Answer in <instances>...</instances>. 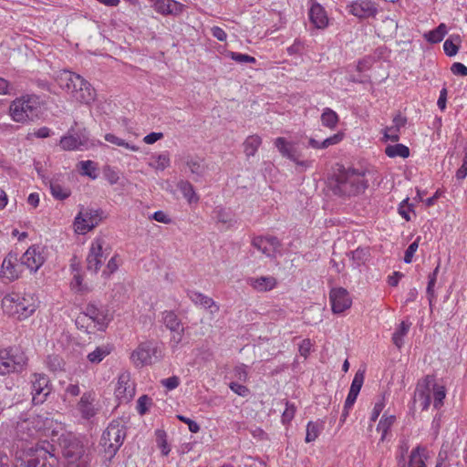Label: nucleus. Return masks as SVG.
<instances>
[{
    "label": "nucleus",
    "mask_w": 467,
    "mask_h": 467,
    "mask_svg": "<svg viewBox=\"0 0 467 467\" xmlns=\"http://www.w3.org/2000/svg\"><path fill=\"white\" fill-rule=\"evenodd\" d=\"M22 272L21 265L17 263L16 254L9 253L1 265V277L7 281L17 279Z\"/></svg>",
    "instance_id": "nucleus-23"
},
{
    "label": "nucleus",
    "mask_w": 467,
    "mask_h": 467,
    "mask_svg": "<svg viewBox=\"0 0 467 467\" xmlns=\"http://www.w3.org/2000/svg\"><path fill=\"white\" fill-rule=\"evenodd\" d=\"M333 313L340 314L351 306V298L348 292L342 287L333 288L329 294Z\"/></svg>",
    "instance_id": "nucleus-21"
},
{
    "label": "nucleus",
    "mask_w": 467,
    "mask_h": 467,
    "mask_svg": "<svg viewBox=\"0 0 467 467\" xmlns=\"http://www.w3.org/2000/svg\"><path fill=\"white\" fill-rule=\"evenodd\" d=\"M187 165L192 173L199 175V174H202L203 171L202 165L201 161L198 160H190L187 162Z\"/></svg>",
    "instance_id": "nucleus-62"
},
{
    "label": "nucleus",
    "mask_w": 467,
    "mask_h": 467,
    "mask_svg": "<svg viewBox=\"0 0 467 467\" xmlns=\"http://www.w3.org/2000/svg\"><path fill=\"white\" fill-rule=\"evenodd\" d=\"M77 411L84 420H91L99 411L96 394L93 391H88L82 394L76 407Z\"/></svg>",
    "instance_id": "nucleus-17"
},
{
    "label": "nucleus",
    "mask_w": 467,
    "mask_h": 467,
    "mask_svg": "<svg viewBox=\"0 0 467 467\" xmlns=\"http://www.w3.org/2000/svg\"><path fill=\"white\" fill-rule=\"evenodd\" d=\"M365 173L355 170L340 171L336 178L334 191L342 195H357L368 188Z\"/></svg>",
    "instance_id": "nucleus-6"
},
{
    "label": "nucleus",
    "mask_w": 467,
    "mask_h": 467,
    "mask_svg": "<svg viewBox=\"0 0 467 467\" xmlns=\"http://www.w3.org/2000/svg\"><path fill=\"white\" fill-rule=\"evenodd\" d=\"M275 146L283 157L290 161H296V150L292 142L286 140L283 137H278L275 140Z\"/></svg>",
    "instance_id": "nucleus-29"
},
{
    "label": "nucleus",
    "mask_w": 467,
    "mask_h": 467,
    "mask_svg": "<svg viewBox=\"0 0 467 467\" xmlns=\"http://www.w3.org/2000/svg\"><path fill=\"white\" fill-rule=\"evenodd\" d=\"M61 447L63 456L67 461V465L71 463L73 465H82L83 463L84 467H88L89 458L78 438L70 434L63 437Z\"/></svg>",
    "instance_id": "nucleus-8"
},
{
    "label": "nucleus",
    "mask_w": 467,
    "mask_h": 467,
    "mask_svg": "<svg viewBox=\"0 0 467 467\" xmlns=\"http://www.w3.org/2000/svg\"><path fill=\"white\" fill-rule=\"evenodd\" d=\"M177 418L181 421H182L188 425L189 431L191 432L197 433L200 431V426L196 421H194L185 416H182V415H177Z\"/></svg>",
    "instance_id": "nucleus-57"
},
{
    "label": "nucleus",
    "mask_w": 467,
    "mask_h": 467,
    "mask_svg": "<svg viewBox=\"0 0 467 467\" xmlns=\"http://www.w3.org/2000/svg\"><path fill=\"white\" fill-rule=\"evenodd\" d=\"M177 187L190 203L197 202L199 201V197L197 196L193 186L189 182L181 181L178 182Z\"/></svg>",
    "instance_id": "nucleus-38"
},
{
    "label": "nucleus",
    "mask_w": 467,
    "mask_h": 467,
    "mask_svg": "<svg viewBox=\"0 0 467 467\" xmlns=\"http://www.w3.org/2000/svg\"><path fill=\"white\" fill-rule=\"evenodd\" d=\"M156 12L161 15H180L183 5L175 0H149Z\"/></svg>",
    "instance_id": "nucleus-25"
},
{
    "label": "nucleus",
    "mask_w": 467,
    "mask_h": 467,
    "mask_svg": "<svg viewBox=\"0 0 467 467\" xmlns=\"http://www.w3.org/2000/svg\"><path fill=\"white\" fill-rule=\"evenodd\" d=\"M385 153L389 158L401 157L405 159L410 156V149L404 144L398 143L387 146Z\"/></svg>",
    "instance_id": "nucleus-37"
},
{
    "label": "nucleus",
    "mask_w": 467,
    "mask_h": 467,
    "mask_svg": "<svg viewBox=\"0 0 467 467\" xmlns=\"http://www.w3.org/2000/svg\"><path fill=\"white\" fill-rule=\"evenodd\" d=\"M451 72L456 76H467V67L460 62H455L451 67Z\"/></svg>",
    "instance_id": "nucleus-61"
},
{
    "label": "nucleus",
    "mask_w": 467,
    "mask_h": 467,
    "mask_svg": "<svg viewBox=\"0 0 467 467\" xmlns=\"http://www.w3.org/2000/svg\"><path fill=\"white\" fill-rule=\"evenodd\" d=\"M171 164L170 155L167 152L153 154L150 157L149 165L157 171H162Z\"/></svg>",
    "instance_id": "nucleus-31"
},
{
    "label": "nucleus",
    "mask_w": 467,
    "mask_h": 467,
    "mask_svg": "<svg viewBox=\"0 0 467 467\" xmlns=\"http://www.w3.org/2000/svg\"><path fill=\"white\" fill-rule=\"evenodd\" d=\"M467 176V151L465 152L464 158L461 167L457 170L455 177L459 181H462Z\"/></svg>",
    "instance_id": "nucleus-60"
},
{
    "label": "nucleus",
    "mask_w": 467,
    "mask_h": 467,
    "mask_svg": "<svg viewBox=\"0 0 467 467\" xmlns=\"http://www.w3.org/2000/svg\"><path fill=\"white\" fill-rule=\"evenodd\" d=\"M52 420L43 415H34L17 422L16 435L18 440L29 441L40 439L52 426Z\"/></svg>",
    "instance_id": "nucleus-4"
},
{
    "label": "nucleus",
    "mask_w": 467,
    "mask_h": 467,
    "mask_svg": "<svg viewBox=\"0 0 467 467\" xmlns=\"http://www.w3.org/2000/svg\"><path fill=\"white\" fill-rule=\"evenodd\" d=\"M115 395L119 402H128L135 395V385L130 372L124 371L119 375Z\"/></svg>",
    "instance_id": "nucleus-19"
},
{
    "label": "nucleus",
    "mask_w": 467,
    "mask_h": 467,
    "mask_svg": "<svg viewBox=\"0 0 467 467\" xmlns=\"http://www.w3.org/2000/svg\"><path fill=\"white\" fill-rule=\"evenodd\" d=\"M385 407L384 400L377 401L371 412L370 420L375 422Z\"/></svg>",
    "instance_id": "nucleus-59"
},
{
    "label": "nucleus",
    "mask_w": 467,
    "mask_h": 467,
    "mask_svg": "<svg viewBox=\"0 0 467 467\" xmlns=\"http://www.w3.org/2000/svg\"><path fill=\"white\" fill-rule=\"evenodd\" d=\"M246 283L258 292L272 290L276 285V280L273 276L249 277Z\"/></svg>",
    "instance_id": "nucleus-28"
},
{
    "label": "nucleus",
    "mask_w": 467,
    "mask_h": 467,
    "mask_svg": "<svg viewBox=\"0 0 467 467\" xmlns=\"http://www.w3.org/2000/svg\"><path fill=\"white\" fill-rule=\"evenodd\" d=\"M410 325L411 324L409 322L402 321L400 323V327L393 333L392 342L398 348H400L403 346V344H404L403 337L408 334Z\"/></svg>",
    "instance_id": "nucleus-39"
},
{
    "label": "nucleus",
    "mask_w": 467,
    "mask_h": 467,
    "mask_svg": "<svg viewBox=\"0 0 467 467\" xmlns=\"http://www.w3.org/2000/svg\"><path fill=\"white\" fill-rule=\"evenodd\" d=\"M162 386L167 389L172 390L180 385V379L177 376H172L161 380Z\"/></svg>",
    "instance_id": "nucleus-58"
},
{
    "label": "nucleus",
    "mask_w": 467,
    "mask_h": 467,
    "mask_svg": "<svg viewBox=\"0 0 467 467\" xmlns=\"http://www.w3.org/2000/svg\"><path fill=\"white\" fill-rule=\"evenodd\" d=\"M433 399V406L439 409L443 405V400L446 397L444 386L435 383L432 376H426L420 380L414 393V401L419 403L421 410H427Z\"/></svg>",
    "instance_id": "nucleus-3"
},
{
    "label": "nucleus",
    "mask_w": 467,
    "mask_h": 467,
    "mask_svg": "<svg viewBox=\"0 0 467 467\" xmlns=\"http://www.w3.org/2000/svg\"><path fill=\"white\" fill-rule=\"evenodd\" d=\"M365 379L364 371H357L352 380L349 392L358 395Z\"/></svg>",
    "instance_id": "nucleus-48"
},
{
    "label": "nucleus",
    "mask_w": 467,
    "mask_h": 467,
    "mask_svg": "<svg viewBox=\"0 0 467 467\" xmlns=\"http://www.w3.org/2000/svg\"><path fill=\"white\" fill-rule=\"evenodd\" d=\"M26 364V357L18 348H10L0 351V374L19 372Z\"/></svg>",
    "instance_id": "nucleus-9"
},
{
    "label": "nucleus",
    "mask_w": 467,
    "mask_h": 467,
    "mask_svg": "<svg viewBox=\"0 0 467 467\" xmlns=\"http://www.w3.org/2000/svg\"><path fill=\"white\" fill-rule=\"evenodd\" d=\"M368 257V252L366 249L358 248L350 253V259L352 261V266L354 268L358 267L365 263Z\"/></svg>",
    "instance_id": "nucleus-45"
},
{
    "label": "nucleus",
    "mask_w": 467,
    "mask_h": 467,
    "mask_svg": "<svg viewBox=\"0 0 467 467\" xmlns=\"http://www.w3.org/2000/svg\"><path fill=\"white\" fill-rule=\"evenodd\" d=\"M81 175L88 176L92 180L98 177V166L93 161H82L78 162Z\"/></svg>",
    "instance_id": "nucleus-42"
},
{
    "label": "nucleus",
    "mask_w": 467,
    "mask_h": 467,
    "mask_svg": "<svg viewBox=\"0 0 467 467\" xmlns=\"http://www.w3.org/2000/svg\"><path fill=\"white\" fill-rule=\"evenodd\" d=\"M430 458L427 447L418 445L413 448L408 456L401 454L397 458L398 467H427V461Z\"/></svg>",
    "instance_id": "nucleus-16"
},
{
    "label": "nucleus",
    "mask_w": 467,
    "mask_h": 467,
    "mask_svg": "<svg viewBox=\"0 0 467 467\" xmlns=\"http://www.w3.org/2000/svg\"><path fill=\"white\" fill-rule=\"evenodd\" d=\"M38 307V299L34 293L12 292L2 299V308L5 314L18 320L31 317Z\"/></svg>",
    "instance_id": "nucleus-1"
},
{
    "label": "nucleus",
    "mask_w": 467,
    "mask_h": 467,
    "mask_svg": "<svg viewBox=\"0 0 467 467\" xmlns=\"http://www.w3.org/2000/svg\"><path fill=\"white\" fill-rule=\"evenodd\" d=\"M440 270V265H438L433 272L429 275V282L427 285V295L429 297L430 304L431 305L433 299L435 298L434 293V285L437 280V275Z\"/></svg>",
    "instance_id": "nucleus-47"
},
{
    "label": "nucleus",
    "mask_w": 467,
    "mask_h": 467,
    "mask_svg": "<svg viewBox=\"0 0 467 467\" xmlns=\"http://www.w3.org/2000/svg\"><path fill=\"white\" fill-rule=\"evenodd\" d=\"M229 388L232 391L241 397H247L250 393V390L247 387L238 382H231L229 384Z\"/></svg>",
    "instance_id": "nucleus-54"
},
{
    "label": "nucleus",
    "mask_w": 467,
    "mask_h": 467,
    "mask_svg": "<svg viewBox=\"0 0 467 467\" xmlns=\"http://www.w3.org/2000/svg\"><path fill=\"white\" fill-rule=\"evenodd\" d=\"M348 12L358 18L374 17L378 13L376 5L370 0H356L348 5Z\"/></svg>",
    "instance_id": "nucleus-22"
},
{
    "label": "nucleus",
    "mask_w": 467,
    "mask_h": 467,
    "mask_svg": "<svg viewBox=\"0 0 467 467\" xmlns=\"http://www.w3.org/2000/svg\"><path fill=\"white\" fill-rule=\"evenodd\" d=\"M50 191L54 198L57 200H65L70 195V190L60 185L57 182H50Z\"/></svg>",
    "instance_id": "nucleus-44"
},
{
    "label": "nucleus",
    "mask_w": 467,
    "mask_h": 467,
    "mask_svg": "<svg viewBox=\"0 0 467 467\" xmlns=\"http://www.w3.org/2000/svg\"><path fill=\"white\" fill-rule=\"evenodd\" d=\"M227 56L239 64L245 63H255L256 59L254 57H251L247 54H242L237 52L229 51Z\"/></svg>",
    "instance_id": "nucleus-49"
},
{
    "label": "nucleus",
    "mask_w": 467,
    "mask_h": 467,
    "mask_svg": "<svg viewBox=\"0 0 467 467\" xmlns=\"http://www.w3.org/2000/svg\"><path fill=\"white\" fill-rule=\"evenodd\" d=\"M161 321L171 331H178L182 327L178 316L173 311H163L161 313Z\"/></svg>",
    "instance_id": "nucleus-32"
},
{
    "label": "nucleus",
    "mask_w": 467,
    "mask_h": 467,
    "mask_svg": "<svg viewBox=\"0 0 467 467\" xmlns=\"http://www.w3.org/2000/svg\"><path fill=\"white\" fill-rule=\"evenodd\" d=\"M408 199L404 200L399 207V213L402 218H404L407 222L410 221V213L411 211L410 207L407 205Z\"/></svg>",
    "instance_id": "nucleus-63"
},
{
    "label": "nucleus",
    "mask_w": 467,
    "mask_h": 467,
    "mask_svg": "<svg viewBox=\"0 0 467 467\" xmlns=\"http://www.w3.org/2000/svg\"><path fill=\"white\" fill-rule=\"evenodd\" d=\"M109 254V248L106 245L105 240L100 237L95 238L87 255V269L97 274Z\"/></svg>",
    "instance_id": "nucleus-11"
},
{
    "label": "nucleus",
    "mask_w": 467,
    "mask_h": 467,
    "mask_svg": "<svg viewBox=\"0 0 467 467\" xmlns=\"http://www.w3.org/2000/svg\"><path fill=\"white\" fill-rule=\"evenodd\" d=\"M233 375L237 380L245 382L248 379L247 367L244 364L236 366L234 368Z\"/></svg>",
    "instance_id": "nucleus-53"
},
{
    "label": "nucleus",
    "mask_w": 467,
    "mask_h": 467,
    "mask_svg": "<svg viewBox=\"0 0 467 467\" xmlns=\"http://www.w3.org/2000/svg\"><path fill=\"white\" fill-rule=\"evenodd\" d=\"M188 297L195 304L199 305L204 308H212L213 306L215 308L214 311L219 310V306L215 304L213 298L193 290L187 291Z\"/></svg>",
    "instance_id": "nucleus-30"
},
{
    "label": "nucleus",
    "mask_w": 467,
    "mask_h": 467,
    "mask_svg": "<svg viewBox=\"0 0 467 467\" xmlns=\"http://www.w3.org/2000/svg\"><path fill=\"white\" fill-rule=\"evenodd\" d=\"M310 22L319 29H323L328 25V18L323 6L317 3H313L309 9Z\"/></svg>",
    "instance_id": "nucleus-27"
},
{
    "label": "nucleus",
    "mask_w": 467,
    "mask_h": 467,
    "mask_svg": "<svg viewBox=\"0 0 467 467\" xmlns=\"http://www.w3.org/2000/svg\"><path fill=\"white\" fill-rule=\"evenodd\" d=\"M42 101L39 96L26 94L16 98L9 107L12 119L18 123L34 121L41 114Z\"/></svg>",
    "instance_id": "nucleus-2"
},
{
    "label": "nucleus",
    "mask_w": 467,
    "mask_h": 467,
    "mask_svg": "<svg viewBox=\"0 0 467 467\" xmlns=\"http://www.w3.org/2000/svg\"><path fill=\"white\" fill-rule=\"evenodd\" d=\"M323 423L309 421L306 425V442L309 443L316 441L323 431Z\"/></svg>",
    "instance_id": "nucleus-41"
},
{
    "label": "nucleus",
    "mask_w": 467,
    "mask_h": 467,
    "mask_svg": "<svg viewBox=\"0 0 467 467\" xmlns=\"http://www.w3.org/2000/svg\"><path fill=\"white\" fill-rule=\"evenodd\" d=\"M420 237H417L416 240L411 243L409 247L407 248L406 252H405V255H404V262L406 264H410L412 262V259H413V255L414 254L416 253V251L418 250V247H419V242H420Z\"/></svg>",
    "instance_id": "nucleus-52"
},
{
    "label": "nucleus",
    "mask_w": 467,
    "mask_h": 467,
    "mask_svg": "<svg viewBox=\"0 0 467 467\" xmlns=\"http://www.w3.org/2000/svg\"><path fill=\"white\" fill-rule=\"evenodd\" d=\"M252 244L258 251L268 257L275 256L280 250L281 244L275 236H257L252 241Z\"/></svg>",
    "instance_id": "nucleus-20"
},
{
    "label": "nucleus",
    "mask_w": 467,
    "mask_h": 467,
    "mask_svg": "<svg viewBox=\"0 0 467 467\" xmlns=\"http://www.w3.org/2000/svg\"><path fill=\"white\" fill-rule=\"evenodd\" d=\"M111 352V348L108 345L97 347L95 350L88 354V360L92 364L100 363Z\"/></svg>",
    "instance_id": "nucleus-36"
},
{
    "label": "nucleus",
    "mask_w": 467,
    "mask_h": 467,
    "mask_svg": "<svg viewBox=\"0 0 467 467\" xmlns=\"http://www.w3.org/2000/svg\"><path fill=\"white\" fill-rule=\"evenodd\" d=\"M58 86L68 92L74 89L78 85H83V78L68 70L60 71L57 76Z\"/></svg>",
    "instance_id": "nucleus-26"
},
{
    "label": "nucleus",
    "mask_w": 467,
    "mask_h": 467,
    "mask_svg": "<svg viewBox=\"0 0 467 467\" xmlns=\"http://www.w3.org/2000/svg\"><path fill=\"white\" fill-rule=\"evenodd\" d=\"M338 115L330 108L324 109L321 114V123L323 126L331 130L335 129L338 123Z\"/></svg>",
    "instance_id": "nucleus-40"
},
{
    "label": "nucleus",
    "mask_w": 467,
    "mask_h": 467,
    "mask_svg": "<svg viewBox=\"0 0 467 467\" xmlns=\"http://www.w3.org/2000/svg\"><path fill=\"white\" fill-rule=\"evenodd\" d=\"M45 261V248L40 245L30 246L21 257V265H26L32 272H36Z\"/></svg>",
    "instance_id": "nucleus-18"
},
{
    "label": "nucleus",
    "mask_w": 467,
    "mask_h": 467,
    "mask_svg": "<svg viewBox=\"0 0 467 467\" xmlns=\"http://www.w3.org/2000/svg\"><path fill=\"white\" fill-rule=\"evenodd\" d=\"M86 318H88L94 324L99 326V329L106 327L111 320V317L107 307L96 303H89L87 305L82 315H79L77 317L76 325H78L80 321H85Z\"/></svg>",
    "instance_id": "nucleus-14"
},
{
    "label": "nucleus",
    "mask_w": 467,
    "mask_h": 467,
    "mask_svg": "<svg viewBox=\"0 0 467 467\" xmlns=\"http://www.w3.org/2000/svg\"><path fill=\"white\" fill-rule=\"evenodd\" d=\"M296 414V407L294 404L290 402H285V409L282 414V422L289 423L295 417Z\"/></svg>",
    "instance_id": "nucleus-51"
},
{
    "label": "nucleus",
    "mask_w": 467,
    "mask_h": 467,
    "mask_svg": "<svg viewBox=\"0 0 467 467\" xmlns=\"http://www.w3.org/2000/svg\"><path fill=\"white\" fill-rule=\"evenodd\" d=\"M126 437L124 425L119 421L113 420L103 431L100 444L104 448L106 455L111 459L122 445Z\"/></svg>",
    "instance_id": "nucleus-7"
},
{
    "label": "nucleus",
    "mask_w": 467,
    "mask_h": 467,
    "mask_svg": "<svg viewBox=\"0 0 467 467\" xmlns=\"http://www.w3.org/2000/svg\"><path fill=\"white\" fill-rule=\"evenodd\" d=\"M96 145H102L100 141L91 140L87 130L84 129L76 135L68 134L61 137L59 146L63 150H85Z\"/></svg>",
    "instance_id": "nucleus-12"
},
{
    "label": "nucleus",
    "mask_w": 467,
    "mask_h": 467,
    "mask_svg": "<svg viewBox=\"0 0 467 467\" xmlns=\"http://www.w3.org/2000/svg\"><path fill=\"white\" fill-rule=\"evenodd\" d=\"M384 137L393 142L400 140V130H397L393 125L387 127L384 130Z\"/></svg>",
    "instance_id": "nucleus-55"
},
{
    "label": "nucleus",
    "mask_w": 467,
    "mask_h": 467,
    "mask_svg": "<svg viewBox=\"0 0 467 467\" xmlns=\"http://www.w3.org/2000/svg\"><path fill=\"white\" fill-rule=\"evenodd\" d=\"M262 144V139L258 135H251L244 142V151L246 157H254Z\"/></svg>",
    "instance_id": "nucleus-33"
},
{
    "label": "nucleus",
    "mask_w": 467,
    "mask_h": 467,
    "mask_svg": "<svg viewBox=\"0 0 467 467\" xmlns=\"http://www.w3.org/2000/svg\"><path fill=\"white\" fill-rule=\"evenodd\" d=\"M447 32V26L441 23L435 29L425 33L424 38L432 44L439 43L443 39Z\"/></svg>",
    "instance_id": "nucleus-35"
},
{
    "label": "nucleus",
    "mask_w": 467,
    "mask_h": 467,
    "mask_svg": "<svg viewBox=\"0 0 467 467\" xmlns=\"http://www.w3.org/2000/svg\"><path fill=\"white\" fill-rule=\"evenodd\" d=\"M105 140L109 142V143H112V144H115L117 146H121V147H124L126 149H129L132 151H138L139 150V147L136 146V145H131L128 142H126L124 140L115 136L114 134L112 133H108L105 135Z\"/></svg>",
    "instance_id": "nucleus-46"
},
{
    "label": "nucleus",
    "mask_w": 467,
    "mask_h": 467,
    "mask_svg": "<svg viewBox=\"0 0 467 467\" xmlns=\"http://www.w3.org/2000/svg\"><path fill=\"white\" fill-rule=\"evenodd\" d=\"M211 33L212 36L219 41H225L227 38V34L220 26H213L211 28Z\"/></svg>",
    "instance_id": "nucleus-64"
},
{
    "label": "nucleus",
    "mask_w": 467,
    "mask_h": 467,
    "mask_svg": "<svg viewBox=\"0 0 467 467\" xmlns=\"http://www.w3.org/2000/svg\"><path fill=\"white\" fill-rule=\"evenodd\" d=\"M67 93H69L73 99L77 101L89 104L94 101L96 97L95 89L91 87V85L83 78V85H78L74 89H70Z\"/></svg>",
    "instance_id": "nucleus-24"
},
{
    "label": "nucleus",
    "mask_w": 467,
    "mask_h": 467,
    "mask_svg": "<svg viewBox=\"0 0 467 467\" xmlns=\"http://www.w3.org/2000/svg\"><path fill=\"white\" fill-rule=\"evenodd\" d=\"M462 43V37L458 34L451 35L443 43V49L447 56L453 57L458 51Z\"/></svg>",
    "instance_id": "nucleus-34"
},
{
    "label": "nucleus",
    "mask_w": 467,
    "mask_h": 467,
    "mask_svg": "<svg viewBox=\"0 0 467 467\" xmlns=\"http://www.w3.org/2000/svg\"><path fill=\"white\" fill-rule=\"evenodd\" d=\"M160 350L152 341L140 343L130 354V360L136 368L150 366L160 359Z\"/></svg>",
    "instance_id": "nucleus-10"
},
{
    "label": "nucleus",
    "mask_w": 467,
    "mask_h": 467,
    "mask_svg": "<svg viewBox=\"0 0 467 467\" xmlns=\"http://www.w3.org/2000/svg\"><path fill=\"white\" fill-rule=\"evenodd\" d=\"M54 447L47 441L28 449L26 458L21 460L16 467H58V459Z\"/></svg>",
    "instance_id": "nucleus-5"
},
{
    "label": "nucleus",
    "mask_w": 467,
    "mask_h": 467,
    "mask_svg": "<svg viewBox=\"0 0 467 467\" xmlns=\"http://www.w3.org/2000/svg\"><path fill=\"white\" fill-rule=\"evenodd\" d=\"M32 402L35 405L42 404L52 391V385L48 377L43 373H35L30 378Z\"/></svg>",
    "instance_id": "nucleus-13"
},
{
    "label": "nucleus",
    "mask_w": 467,
    "mask_h": 467,
    "mask_svg": "<svg viewBox=\"0 0 467 467\" xmlns=\"http://www.w3.org/2000/svg\"><path fill=\"white\" fill-rule=\"evenodd\" d=\"M395 421L396 417L394 415H387V413L383 414L377 427V431L381 432V441L386 438L388 431Z\"/></svg>",
    "instance_id": "nucleus-43"
},
{
    "label": "nucleus",
    "mask_w": 467,
    "mask_h": 467,
    "mask_svg": "<svg viewBox=\"0 0 467 467\" xmlns=\"http://www.w3.org/2000/svg\"><path fill=\"white\" fill-rule=\"evenodd\" d=\"M214 218L217 222L223 223L224 224H231L233 223V218L231 213L223 208L217 207L214 212Z\"/></svg>",
    "instance_id": "nucleus-50"
},
{
    "label": "nucleus",
    "mask_w": 467,
    "mask_h": 467,
    "mask_svg": "<svg viewBox=\"0 0 467 467\" xmlns=\"http://www.w3.org/2000/svg\"><path fill=\"white\" fill-rule=\"evenodd\" d=\"M104 175L107 179V181L109 182V184L111 185H114L116 183H118L119 180V176L118 174V172H116L112 168H110L109 166H108L107 168H105L104 170Z\"/></svg>",
    "instance_id": "nucleus-56"
},
{
    "label": "nucleus",
    "mask_w": 467,
    "mask_h": 467,
    "mask_svg": "<svg viewBox=\"0 0 467 467\" xmlns=\"http://www.w3.org/2000/svg\"><path fill=\"white\" fill-rule=\"evenodd\" d=\"M101 220L100 212L94 209H81L75 217V232L85 234L95 228Z\"/></svg>",
    "instance_id": "nucleus-15"
}]
</instances>
